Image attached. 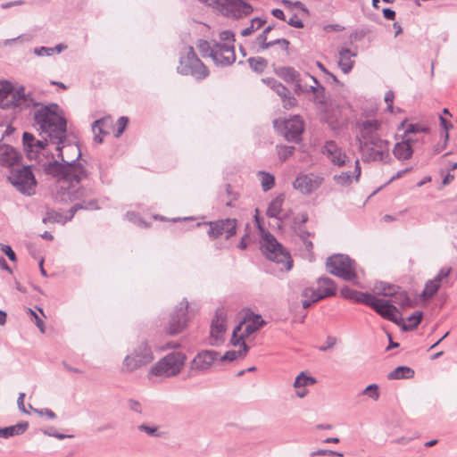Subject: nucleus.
<instances>
[{
  "label": "nucleus",
  "mask_w": 457,
  "mask_h": 457,
  "mask_svg": "<svg viewBox=\"0 0 457 457\" xmlns=\"http://www.w3.org/2000/svg\"><path fill=\"white\" fill-rule=\"evenodd\" d=\"M283 135L287 141L298 143L302 139L304 123L300 116L295 115L283 121Z\"/></svg>",
  "instance_id": "obj_19"
},
{
  "label": "nucleus",
  "mask_w": 457,
  "mask_h": 457,
  "mask_svg": "<svg viewBox=\"0 0 457 457\" xmlns=\"http://www.w3.org/2000/svg\"><path fill=\"white\" fill-rule=\"evenodd\" d=\"M248 63L252 70L256 72H262L267 67V61L262 57H251L248 59Z\"/></svg>",
  "instance_id": "obj_50"
},
{
  "label": "nucleus",
  "mask_w": 457,
  "mask_h": 457,
  "mask_svg": "<svg viewBox=\"0 0 457 457\" xmlns=\"http://www.w3.org/2000/svg\"><path fill=\"white\" fill-rule=\"evenodd\" d=\"M299 237L303 241L307 251H311L313 247L312 242L309 240L310 233L306 230H300Z\"/></svg>",
  "instance_id": "obj_60"
},
{
  "label": "nucleus",
  "mask_w": 457,
  "mask_h": 457,
  "mask_svg": "<svg viewBox=\"0 0 457 457\" xmlns=\"http://www.w3.org/2000/svg\"><path fill=\"white\" fill-rule=\"evenodd\" d=\"M34 54L37 56H50L54 54L52 47L41 46L34 49Z\"/></svg>",
  "instance_id": "obj_63"
},
{
  "label": "nucleus",
  "mask_w": 457,
  "mask_h": 457,
  "mask_svg": "<svg viewBox=\"0 0 457 457\" xmlns=\"http://www.w3.org/2000/svg\"><path fill=\"white\" fill-rule=\"evenodd\" d=\"M261 247L267 259L277 264H281L280 270H291L293 261L290 253L270 232H265L261 240Z\"/></svg>",
  "instance_id": "obj_6"
},
{
  "label": "nucleus",
  "mask_w": 457,
  "mask_h": 457,
  "mask_svg": "<svg viewBox=\"0 0 457 457\" xmlns=\"http://www.w3.org/2000/svg\"><path fill=\"white\" fill-rule=\"evenodd\" d=\"M295 146L280 145L277 147L278 156L281 162L287 161L295 152Z\"/></svg>",
  "instance_id": "obj_52"
},
{
  "label": "nucleus",
  "mask_w": 457,
  "mask_h": 457,
  "mask_svg": "<svg viewBox=\"0 0 457 457\" xmlns=\"http://www.w3.org/2000/svg\"><path fill=\"white\" fill-rule=\"evenodd\" d=\"M324 182V177L310 172L299 173L293 182V187L301 194L310 195L317 191Z\"/></svg>",
  "instance_id": "obj_13"
},
{
  "label": "nucleus",
  "mask_w": 457,
  "mask_h": 457,
  "mask_svg": "<svg viewBox=\"0 0 457 457\" xmlns=\"http://www.w3.org/2000/svg\"><path fill=\"white\" fill-rule=\"evenodd\" d=\"M12 84L9 81H0V105L5 107L8 105L7 100L12 93Z\"/></svg>",
  "instance_id": "obj_39"
},
{
  "label": "nucleus",
  "mask_w": 457,
  "mask_h": 457,
  "mask_svg": "<svg viewBox=\"0 0 457 457\" xmlns=\"http://www.w3.org/2000/svg\"><path fill=\"white\" fill-rule=\"evenodd\" d=\"M326 267L329 273L345 281H351L355 286H360L357 281L359 269L355 261L345 254H335L326 261Z\"/></svg>",
  "instance_id": "obj_5"
},
{
  "label": "nucleus",
  "mask_w": 457,
  "mask_h": 457,
  "mask_svg": "<svg viewBox=\"0 0 457 457\" xmlns=\"http://www.w3.org/2000/svg\"><path fill=\"white\" fill-rule=\"evenodd\" d=\"M285 201V195L283 194L276 196L269 204L266 214L270 218H274L278 220H281L282 218L280 216L282 212V205Z\"/></svg>",
  "instance_id": "obj_32"
},
{
  "label": "nucleus",
  "mask_w": 457,
  "mask_h": 457,
  "mask_svg": "<svg viewBox=\"0 0 457 457\" xmlns=\"http://www.w3.org/2000/svg\"><path fill=\"white\" fill-rule=\"evenodd\" d=\"M357 53L353 52L349 48H341L338 52L337 64L340 70L345 73L348 74L353 68L354 60Z\"/></svg>",
  "instance_id": "obj_26"
},
{
  "label": "nucleus",
  "mask_w": 457,
  "mask_h": 457,
  "mask_svg": "<svg viewBox=\"0 0 457 457\" xmlns=\"http://www.w3.org/2000/svg\"><path fill=\"white\" fill-rule=\"evenodd\" d=\"M108 121V119H100L95 120L92 125V130L95 134L94 140L98 144L103 142V138L100 137V134H107V132L104 130V127Z\"/></svg>",
  "instance_id": "obj_42"
},
{
  "label": "nucleus",
  "mask_w": 457,
  "mask_h": 457,
  "mask_svg": "<svg viewBox=\"0 0 457 457\" xmlns=\"http://www.w3.org/2000/svg\"><path fill=\"white\" fill-rule=\"evenodd\" d=\"M52 143L55 145L57 155L61 161L57 163L63 167L62 172L58 175H51L55 178L59 183L56 193V199L60 202H72L79 199L84 190H71L73 183L79 182L87 177V171L84 165L79 162L81 157V151L77 144Z\"/></svg>",
  "instance_id": "obj_1"
},
{
  "label": "nucleus",
  "mask_w": 457,
  "mask_h": 457,
  "mask_svg": "<svg viewBox=\"0 0 457 457\" xmlns=\"http://www.w3.org/2000/svg\"><path fill=\"white\" fill-rule=\"evenodd\" d=\"M368 306L372 308L382 318L388 320L397 325L401 324L402 318H398L395 315L396 312H398V310L390 301L377 298L375 295H373L370 302L368 303Z\"/></svg>",
  "instance_id": "obj_18"
},
{
  "label": "nucleus",
  "mask_w": 457,
  "mask_h": 457,
  "mask_svg": "<svg viewBox=\"0 0 457 457\" xmlns=\"http://www.w3.org/2000/svg\"><path fill=\"white\" fill-rule=\"evenodd\" d=\"M33 119L41 135L46 136L51 143H62L66 139L67 120L57 104L52 103L37 106Z\"/></svg>",
  "instance_id": "obj_2"
},
{
  "label": "nucleus",
  "mask_w": 457,
  "mask_h": 457,
  "mask_svg": "<svg viewBox=\"0 0 457 457\" xmlns=\"http://www.w3.org/2000/svg\"><path fill=\"white\" fill-rule=\"evenodd\" d=\"M359 136L357 137L359 145L366 144L378 139H382L378 135L382 128V121L377 119H366L357 123Z\"/></svg>",
  "instance_id": "obj_16"
},
{
  "label": "nucleus",
  "mask_w": 457,
  "mask_h": 457,
  "mask_svg": "<svg viewBox=\"0 0 457 457\" xmlns=\"http://www.w3.org/2000/svg\"><path fill=\"white\" fill-rule=\"evenodd\" d=\"M218 353L213 350H204L193 360L191 369L198 371L208 370L217 359Z\"/></svg>",
  "instance_id": "obj_24"
},
{
  "label": "nucleus",
  "mask_w": 457,
  "mask_h": 457,
  "mask_svg": "<svg viewBox=\"0 0 457 457\" xmlns=\"http://www.w3.org/2000/svg\"><path fill=\"white\" fill-rule=\"evenodd\" d=\"M451 271V267H443L433 279L441 285V282L449 277Z\"/></svg>",
  "instance_id": "obj_59"
},
{
  "label": "nucleus",
  "mask_w": 457,
  "mask_h": 457,
  "mask_svg": "<svg viewBox=\"0 0 457 457\" xmlns=\"http://www.w3.org/2000/svg\"><path fill=\"white\" fill-rule=\"evenodd\" d=\"M226 332V313L223 310H217L211 325V345H220L224 342Z\"/></svg>",
  "instance_id": "obj_20"
},
{
  "label": "nucleus",
  "mask_w": 457,
  "mask_h": 457,
  "mask_svg": "<svg viewBox=\"0 0 457 457\" xmlns=\"http://www.w3.org/2000/svg\"><path fill=\"white\" fill-rule=\"evenodd\" d=\"M395 289H400L399 287L395 285L386 284L385 282H378L375 284L374 290L378 295L390 296L395 293Z\"/></svg>",
  "instance_id": "obj_46"
},
{
  "label": "nucleus",
  "mask_w": 457,
  "mask_h": 457,
  "mask_svg": "<svg viewBox=\"0 0 457 457\" xmlns=\"http://www.w3.org/2000/svg\"><path fill=\"white\" fill-rule=\"evenodd\" d=\"M359 150L361 160L364 162H378L389 163L392 160L390 155V143L386 139L360 144Z\"/></svg>",
  "instance_id": "obj_10"
},
{
  "label": "nucleus",
  "mask_w": 457,
  "mask_h": 457,
  "mask_svg": "<svg viewBox=\"0 0 457 457\" xmlns=\"http://www.w3.org/2000/svg\"><path fill=\"white\" fill-rule=\"evenodd\" d=\"M287 23L296 29H301L303 27V22L298 18L296 14H293L287 21Z\"/></svg>",
  "instance_id": "obj_64"
},
{
  "label": "nucleus",
  "mask_w": 457,
  "mask_h": 457,
  "mask_svg": "<svg viewBox=\"0 0 457 457\" xmlns=\"http://www.w3.org/2000/svg\"><path fill=\"white\" fill-rule=\"evenodd\" d=\"M205 225L209 226L207 234L212 238H217L220 236H225L227 239L234 236L237 232V220L236 219H224L216 221H209L200 223L197 222L196 226Z\"/></svg>",
  "instance_id": "obj_15"
},
{
  "label": "nucleus",
  "mask_w": 457,
  "mask_h": 457,
  "mask_svg": "<svg viewBox=\"0 0 457 457\" xmlns=\"http://www.w3.org/2000/svg\"><path fill=\"white\" fill-rule=\"evenodd\" d=\"M29 428L28 422H21L13 426L0 428V437L9 438L13 436L22 435Z\"/></svg>",
  "instance_id": "obj_34"
},
{
  "label": "nucleus",
  "mask_w": 457,
  "mask_h": 457,
  "mask_svg": "<svg viewBox=\"0 0 457 457\" xmlns=\"http://www.w3.org/2000/svg\"><path fill=\"white\" fill-rule=\"evenodd\" d=\"M171 370V353H168L162 359H161L156 364H154L149 374L154 375L157 377L162 376H170V372Z\"/></svg>",
  "instance_id": "obj_28"
},
{
  "label": "nucleus",
  "mask_w": 457,
  "mask_h": 457,
  "mask_svg": "<svg viewBox=\"0 0 457 457\" xmlns=\"http://www.w3.org/2000/svg\"><path fill=\"white\" fill-rule=\"evenodd\" d=\"M341 295L346 299L353 300L356 303H361L368 305V303L370 302L373 295L370 293H363L353 290L348 287H344L341 289Z\"/></svg>",
  "instance_id": "obj_29"
},
{
  "label": "nucleus",
  "mask_w": 457,
  "mask_h": 457,
  "mask_svg": "<svg viewBox=\"0 0 457 457\" xmlns=\"http://www.w3.org/2000/svg\"><path fill=\"white\" fill-rule=\"evenodd\" d=\"M317 455H320V456L330 455V456L343 457L344 453H339V452H336V451H332V450H323V449L312 452L311 453V456H317Z\"/></svg>",
  "instance_id": "obj_61"
},
{
  "label": "nucleus",
  "mask_w": 457,
  "mask_h": 457,
  "mask_svg": "<svg viewBox=\"0 0 457 457\" xmlns=\"http://www.w3.org/2000/svg\"><path fill=\"white\" fill-rule=\"evenodd\" d=\"M126 217L129 221L135 223L136 225H137L139 227H142V228L150 227V222H148L146 220L138 216V214L136 213L135 212H128L126 213Z\"/></svg>",
  "instance_id": "obj_51"
},
{
  "label": "nucleus",
  "mask_w": 457,
  "mask_h": 457,
  "mask_svg": "<svg viewBox=\"0 0 457 457\" xmlns=\"http://www.w3.org/2000/svg\"><path fill=\"white\" fill-rule=\"evenodd\" d=\"M197 307L183 299L173 311V335L182 332L195 316Z\"/></svg>",
  "instance_id": "obj_12"
},
{
  "label": "nucleus",
  "mask_w": 457,
  "mask_h": 457,
  "mask_svg": "<svg viewBox=\"0 0 457 457\" xmlns=\"http://www.w3.org/2000/svg\"><path fill=\"white\" fill-rule=\"evenodd\" d=\"M408 140L397 142L393 148V154L399 161L409 160L413 154V148L408 145Z\"/></svg>",
  "instance_id": "obj_31"
},
{
  "label": "nucleus",
  "mask_w": 457,
  "mask_h": 457,
  "mask_svg": "<svg viewBox=\"0 0 457 457\" xmlns=\"http://www.w3.org/2000/svg\"><path fill=\"white\" fill-rule=\"evenodd\" d=\"M220 42L219 44L234 45L235 35L231 30H223L219 35Z\"/></svg>",
  "instance_id": "obj_57"
},
{
  "label": "nucleus",
  "mask_w": 457,
  "mask_h": 457,
  "mask_svg": "<svg viewBox=\"0 0 457 457\" xmlns=\"http://www.w3.org/2000/svg\"><path fill=\"white\" fill-rule=\"evenodd\" d=\"M34 411L40 416H46L49 420H54L56 418V414L48 408L34 409Z\"/></svg>",
  "instance_id": "obj_62"
},
{
  "label": "nucleus",
  "mask_w": 457,
  "mask_h": 457,
  "mask_svg": "<svg viewBox=\"0 0 457 457\" xmlns=\"http://www.w3.org/2000/svg\"><path fill=\"white\" fill-rule=\"evenodd\" d=\"M241 330H242V324H238L234 328L233 333H232V337L230 340L231 345H233L234 346H239V349H242L241 344L243 342H245L244 339H245V337H246L245 336H243V333H241L239 336L237 335V333Z\"/></svg>",
  "instance_id": "obj_54"
},
{
  "label": "nucleus",
  "mask_w": 457,
  "mask_h": 457,
  "mask_svg": "<svg viewBox=\"0 0 457 457\" xmlns=\"http://www.w3.org/2000/svg\"><path fill=\"white\" fill-rule=\"evenodd\" d=\"M129 123V119L125 116H121L117 120V130L115 132V137H119L122 135V133L124 132L127 125Z\"/></svg>",
  "instance_id": "obj_58"
},
{
  "label": "nucleus",
  "mask_w": 457,
  "mask_h": 457,
  "mask_svg": "<svg viewBox=\"0 0 457 457\" xmlns=\"http://www.w3.org/2000/svg\"><path fill=\"white\" fill-rule=\"evenodd\" d=\"M241 348L238 351L231 350L225 353L223 356L220 357V361H233L239 357L245 356L248 352V346L245 342L241 344Z\"/></svg>",
  "instance_id": "obj_38"
},
{
  "label": "nucleus",
  "mask_w": 457,
  "mask_h": 457,
  "mask_svg": "<svg viewBox=\"0 0 457 457\" xmlns=\"http://www.w3.org/2000/svg\"><path fill=\"white\" fill-rule=\"evenodd\" d=\"M7 104L8 105L4 108L12 107L19 108L20 110H25L39 105V103L32 97L30 93L27 94L25 92V87L23 86H19L16 89L12 87Z\"/></svg>",
  "instance_id": "obj_17"
},
{
  "label": "nucleus",
  "mask_w": 457,
  "mask_h": 457,
  "mask_svg": "<svg viewBox=\"0 0 457 457\" xmlns=\"http://www.w3.org/2000/svg\"><path fill=\"white\" fill-rule=\"evenodd\" d=\"M186 360H187V356L185 353L173 351V368H172L173 376L179 373L181 368L185 364Z\"/></svg>",
  "instance_id": "obj_48"
},
{
  "label": "nucleus",
  "mask_w": 457,
  "mask_h": 457,
  "mask_svg": "<svg viewBox=\"0 0 457 457\" xmlns=\"http://www.w3.org/2000/svg\"><path fill=\"white\" fill-rule=\"evenodd\" d=\"M203 4H206L222 15L234 19L239 20L244 17L249 16L253 12V8L251 4L245 3L243 0H199Z\"/></svg>",
  "instance_id": "obj_8"
},
{
  "label": "nucleus",
  "mask_w": 457,
  "mask_h": 457,
  "mask_svg": "<svg viewBox=\"0 0 457 457\" xmlns=\"http://www.w3.org/2000/svg\"><path fill=\"white\" fill-rule=\"evenodd\" d=\"M22 160L21 154L10 145H0V165L12 168L18 165Z\"/></svg>",
  "instance_id": "obj_23"
},
{
  "label": "nucleus",
  "mask_w": 457,
  "mask_h": 457,
  "mask_svg": "<svg viewBox=\"0 0 457 457\" xmlns=\"http://www.w3.org/2000/svg\"><path fill=\"white\" fill-rule=\"evenodd\" d=\"M240 324H242L241 331L243 336L247 337L259 330L265 324V321L262 319L261 315L250 312L245 314L244 320Z\"/></svg>",
  "instance_id": "obj_25"
},
{
  "label": "nucleus",
  "mask_w": 457,
  "mask_h": 457,
  "mask_svg": "<svg viewBox=\"0 0 457 457\" xmlns=\"http://www.w3.org/2000/svg\"><path fill=\"white\" fill-rule=\"evenodd\" d=\"M75 213L72 212V207L68 211L67 214L55 212L54 210L47 211L46 216L43 218V222L46 223H62L64 224L74 217Z\"/></svg>",
  "instance_id": "obj_30"
},
{
  "label": "nucleus",
  "mask_w": 457,
  "mask_h": 457,
  "mask_svg": "<svg viewBox=\"0 0 457 457\" xmlns=\"http://www.w3.org/2000/svg\"><path fill=\"white\" fill-rule=\"evenodd\" d=\"M177 71L184 76H191L197 81L204 80L210 75L209 69L192 46H187L180 52Z\"/></svg>",
  "instance_id": "obj_4"
},
{
  "label": "nucleus",
  "mask_w": 457,
  "mask_h": 457,
  "mask_svg": "<svg viewBox=\"0 0 457 457\" xmlns=\"http://www.w3.org/2000/svg\"><path fill=\"white\" fill-rule=\"evenodd\" d=\"M212 61L217 66L231 65L236 61L235 46L228 44H217Z\"/></svg>",
  "instance_id": "obj_21"
},
{
  "label": "nucleus",
  "mask_w": 457,
  "mask_h": 457,
  "mask_svg": "<svg viewBox=\"0 0 457 457\" xmlns=\"http://www.w3.org/2000/svg\"><path fill=\"white\" fill-rule=\"evenodd\" d=\"M265 23L266 20L255 17L251 21L250 25L241 31V35L243 37H248L254 31L260 29Z\"/></svg>",
  "instance_id": "obj_43"
},
{
  "label": "nucleus",
  "mask_w": 457,
  "mask_h": 457,
  "mask_svg": "<svg viewBox=\"0 0 457 457\" xmlns=\"http://www.w3.org/2000/svg\"><path fill=\"white\" fill-rule=\"evenodd\" d=\"M217 44L218 42L216 41L200 39L197 43V47L204 58L211 57L212 59Z\"/></svg>",
  "instance_id": "obj_36"
},
{
  "label": "nucleus",
  "mask_w": 457,
  "mask_h": 457,
  "mask_svg": "<svg viewBox=\"0 0 457 457\" xmlns=\"http://www.w3.org/2000/svg\"><path fill=\"white\" fill-rule=\"evenodd\" d=\"M414 376V370L407 366H398L394 370H392L387 378L389 379H403V378H411Z\"/></svg>",
  "instance_id": "obj_35"
},
{
  "label": "nucleus",
  "mask_w": 457,
  "mask_h": 457,
  "mask_svg": "<svg viewBox=\"0 0 457 457\" xmlns=\"http://www.w3.org/2000/svg\"><path fill=\"white\" fill-rule=\"evenodd\" d=\"M316 383V379L313 377L305 375L304 372H301L295 380L294 386L295 388L305 387L308 385H313Z\"/></svg>",
  "instance_id": "obj_49"
},
{
  "label": "nucleus",
  "mask_w": 457,
  "mask_h": 457,
  "mask_svg": "<svg viewBox=\"0 0 457 457\" xmlns=\"http://www.w3.org/2000/svg\"><path fill=\"white\" fill-rule=\"evenodd\" d=\"M138 429L142 432H145L149 436H157V437H162L166 434L162 431H159V428L157 427H150L145 424H142V425L138 426Z\"/></svg>",
  "instance_id": "obj_55"
},
{
  "label": "nucleus",
  "mask_w": 457,
  "mask_h": 457,
  "mask_svg": "<svg viewBox=\"0 0 457 457\" xmlns=\"http://www.w3.org/2000/svg\"><path fill=\"white\" fill-rule=\"evenodd\" d=\"M362 395H368L370 398L373 400H378L379 398V389L377 384L369 385L362 392Z\"/></svg>",
  "instance_id": "obj_56"
},
{
  "label": "nucleus",
  "mask_w": 457,
  "mask_h": 457,
  "mask_svg": "<svg viewBox=\"0 0 457 457\" xmlns=\"http://www.w3.org/2000/svg\"><path fill=\"white\" fill-rule=\"evenodd\" d=\"M79 184L73 183L71 187V190H84L82 195L78 199L81 200L79 203L75 204L72 206V212L76 213L79 210H98L100 207L98 206V202L96 199H92L89 201H86L84 197H86L88 194V191L82 187H77ZM75 199L74 201H76Z\"/></svg>",
  "instance_id": "obj_27"
},
{
  "label": "nucleus",
  "mask_w": 457,
  "mask_h": 457,
  "mask_svg": "<svg viewBox=\"0 0 457 457\" xmlns=\"http://www.w3.org/2000/svg\"><path fill=\"white\" fill-rule=\"evenodd\" d=\"M303 297L309 298V300H312L313 303H317L318 301L324 299V297L321 295V292L319 291V289H313V288H305L302 293Z\"/></svg>",
  "instance_id": "obj_53"
},
{
  "label": "nucleus",
  "mask_w": 457,
  "mask_h": 457,
  "mask_svg": "<svg viewBox=\"0 0 457 457\" xmlns=\"http://www.w3.org/2000/svg\"><path fill=\"white\" fill-rule=\"evenodd\" d=\"M318 289L324 298L336 294L337 287L333 279L328 277H321L318 279Z\"/></svg>",
  "instance_id": "obj_33"
},
{
  "label": "nucleus",
  "mask_w": 457,
  "mask_h": 457,
  "mask_svg": "<svg viewBox=\"0 0 457 457\" xmlns=\"http://www.w3.org/2000/svg\"><path fill=\"white\" fill-rule=\"evenodd\" d=\"M278 75L287 82L295 84V91L296 94L301 93H318L324 91V87L319 84L318 79L305 73L303 77L301 74L292 67H282L277 71Z\"/></svg>",
  "instance_id": "obj_7"
},
{
  "label": "nucleus",
  "mask_w": 457,
  "mask_h": 457,
  "mask_svg": "<svg viewBox=\"0 0 457 457\" xmlns=\"http://www.w3.org/2000/svg\"><path fill=\"white\" fill-rule=\"evenodd\" d=\"M423 317V313L420 311L414 312L409 318L408 320L410 321V324H405L403 321L399 326L402 327V329L404 331L411 330L418 327V325L420 323Z\"/></svg>",
  "instance_id": "obj_41"
},
{
  "label": "nucleus",
  "mask_w": 457,
  "mask_h": 457,
  "mask_svg": "<svg viewBox=\"0 0 457 457\" xmlns=\"http://www.w3.org/2000/svg\"><path fill=\"white\" fill-rule=\"evenodd\" d=\"M351 170L346 171H342L339 174H335L333 176L334 182L344 187H347L353 184V181L358 182L361 174V168L360 164V160L355 159L353 162V165L349 167Z\"/></svg>",
  "instance_id": "obj_22"
},
{
  "label": "nucleus",
  "mask_w": 457,
  "mask_h": 457,
  "mask_svg": "<svg viewBox=\"0 0 457 457\" xmlns=\"http://www.w3.org/2000/svg\"><path fill=\"white\" fill-rule=\"evenodd\" d=\"M52 144L45 135L42 139H37L30 132L22 135L23 150L29 161H34L40 165L46 175H58L63 170V167L57 163L54 154L49 148Z\"/></svg>",
  "instance_id": "obj_3"
},
{
  "label": "nucleus",
  "mask_w": 457,
  "mask_h": 457,
  "mask_svg": "<svg viewBox=\"0 0 457 457\" xmlns=\"http://www.w3.org/2000/svg\"><path fill=\"white\" fill-rule=\"evenodd\" d=\"M262 81L273 89L280 97H286L287 94L289 93L284 85L273 78L262 79Z\"/></svg>",
  "instance_id": "obj_37"
},
{
  "label": "nucleus",
  "mask_w": 457,
  "mask_h": 457,
  "mask_svg": "<svg viewBox=\"0 0 457 457\" xmlns=\"http://www.w3.org/2000/svg\"><path fill=\"white\" fill-rule=\"evenodd\" d=\"M439 288H440V284H438L434 279H430V280L427 281V283L425 285V288H424L421 295L425 299L431 298L436 294V292L439 290Z\"/></svg>",
  "instance_id": "obj_47"
},
{
  "label": "nucleus",
  "mask_w": 457,
  "mask_h": 457,
  "mask_svg": "<svg viewBox=\"0 0 457 457\" xmlns=\"http://www.w3.org/2000/svg\"><path fill=\"white\" fill-rule=\"evenodd\" d=\"M8 180L22 195L30 196L36 193L37 182L31 165L12 168L8 176Z\"/></svg>",
  "instance_id": "obj_9"
},
{
  "label": "nucleus",
  "mask_w": 457,
  "mask_h": 457,
  "mask_svg": "<svg viewBox=\"0 0 457 457\" xmlns=\"http://www.w3.org/2000/svg\"><path fill=\"white\" fill-rule=\"evenodd\" d=\"M154 360L153 353L145 342H142L131 354L125 357L123 368L131 372Z\"/></svg>",
  "instance_id": "obj_11"
},
{
  "label": "nucleus",
  "mask_w": 457,
  "mask_h": 457,
  "mask_svg": "<svg viewBox=\"0 0 457 457\" xmlns=\"http://www.w3.org/2000/svg\"><path fill=\"white\" fill-rule=\"evenodd\" d=\"M321 153L329 162L337 167H351V159L345 151L334 140H328L322 146Z\"/></svg>",
  "instance_id": "obj_14"
},
{
  "label": "nucleus",
  "mask_w": 457,
  "mask_h": 457,
  "mask_svg": "<svg viewBox=\"0 0 457 457\" xmlns=\"http://www.w3.org/2000/svg\"><path fill=\"white\" fill-rule=\"evenodd\" d=\"M404 129V133L412 134V135L425 133L428 131V128H426V127H423L420 124L406 123V121H403L400 124V126L398 127V129Z\"/></svg>",
  "instance_id": "obj_45"
},
{
  "label": "nucleus",
  "mask_w": 457,
  "mask_h": 457,
  "mask_svg": "<svg viewBox=\"0 0 457 457\" xmlns=\"http://www.w3.org/2000/svg\"><path fill=\"white\" fill-rule=\"evenodd\" d=\"M258 176L261 178V185L262 190L267 192L270 190L275 185V178L269 172L261 170L258 172Z\"/></svg>",
  "instance_id": "obj_44"
},
{
  "label": "nucleus",
  "mask_w": 457,
  "mask_h": 457,
  "mask_svg": "<svg viewBox=\"0 0 457 457\" xmlns=\"http://www.w3.org/2000/svg\"><path fill=\"white\" fill-rule=\"evenodd\" d=\"M392 297L393 303L402 306V307H409L411 306V299L408 296L407 293L404 291H400L399 289H395V293L390 295Z\"/></svg>",
  "instance_id": "obj_40"
}]
</instances>
